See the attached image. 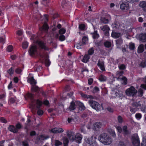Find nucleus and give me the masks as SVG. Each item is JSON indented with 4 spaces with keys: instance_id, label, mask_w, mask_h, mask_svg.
Here are the masks:
<instances>
[{
    "instance_id": "nucleus-29",
    "label": "nucleus",
    "mask_w": 146,
    "mask_h": 146,
    "mask_svg": "<svg viewBox=\"0 0 146 146\" xmlns=\"http://www.w3.org/2000/svg\"><path fill=\"white\" fill-rule=\"evenodd\" d=\"M75 109V103L73 102L71 103L70 106L69 108V109L70 110H74Z\"/></svg>"
},
{
    "instance_id": "nucleus-19",
    "label": "nucleus",
    "mask_w": 146,
    "mask_h": 146,
    "mask_svg": "<svg viewBox=\"0 0 146 146\" xmlns=\"http://www.w3.org/2000/svg\"><path fill=\"white\" fill-rule=\"evenodd\" d=\"M8 129L10 131L13 132L14 133H16L18 131L17 129L12 125H10L8 127Z\"/></svg>"
},
{
    "instance_id": "nucleus-2",
    "label": "nucleus",
    "mask_w": 146,
    "mask_h": 146,
    "mask_svg": "<svg viewBox=\"0 0 146 146\" xmlns=\"http://www.w3.org/2000/svg\"><path fill=\"white\" fill-rule=\"evenodd\" d=\"M26 96H27L28 98H29L31 100L32 103V108L33 110L35 109V105L36 104L37 105L36 106V108L37 109H39L40 108V106L42 104V102L39 101L38 100H33V95L31 94L28 93L26 94V95L25 96V98L26 100L27 98Z\"/></svg>"
},
{
    "instance_id": "nucleus-53",
    "label": "nucleus",
    "mask_w": 146,
    "mask_h": 146,
    "mask_svg": "<svg viewBox=\"0 0 146 146\" xmlns=\"http://www.w3.org/2000/svg\"><path fill=\"white\" fill-rule=\"evenodd\" d=\"M118 121L119 123H121L123 121L122 117L120 115H119L118 117Z\"/></svg>"
},
{
    "instance_id": "nucleus-56",
    "label": "nucleus",
    "mask_w": 146,
    "mask_h": 146,
    "mask_svg": "<svg viewBox=\"0 0 146 146\" xmlns=\"http://www.w3.org/2000/svg\"><path fill=\"white\" fill-rule=\"evenodd\" d=\"M141 114L139 113H137L135 115L136 118L138 119H140L141 117Z\"/></svg>"
},
{
    "instance_id": "nucleus-25",
    "label": "nucleus",
    "mask_w": 146,
    "mask_h": 146,
    "mask_svg": "<svg viewBox=\"0 0 146 146\" xmlns=\"http://www.w3.org/2000/svg\"><path fill=\"white\" fill-rule=\"evenodd\" d=\"M123 131L125 135H127L129 134V132L127 129V127L126 126H124L123 127Z\"/></svg>"
},
{
    "instance_id": "nucleus-3",
    "label": "nucleus",
    "mask_w": 146,
    "mask_h": 146,
    "mask_svg": "<svg viewBox=\"0 0 146 146\" xmlns=\"http://www.w3.org/2000/svg\"><path fill=\"white\" fill-rule=\"evenodd\" d=\"M88 102L90 106L93 108L97 111L101 110V106L97 102L90 99L89 101Z\"/></svg>"
},
{
    "instance_id": "nucleus-54",
    "label": "nucleus",
    "mask_w": 146,
    "mask_h": 146,
    "mask_svg": "<svg viewBox=\"0 0 146 146\" xmlns=\"http://www.w3.org/2000/svg\"><path fill=\"white\" fill-rule=\"evenodd\" d=\"M119 68L120 70H124L125 68V66L123 64H122L119 66Z\"/></svg>"
},
{
    "instance_id": "nucleus-57",
    "label": "nucleus",
    "mask_w": 146,
    "mask_h": 146,
    "mask_svg": "<svg viewBox=\"0 0 146 146\" xmlns=\"http://www.w3.org/2000/svg\"><path fill=\"white\" fill-rule=\"evenodd\" d=\"M1 121L4 123H6L7 122V121L3 117H1L0 119Z\"/></svg>"
},
{
    "instance_id": "nucleus-21",
    "label": "nucleus",
    "mask_w": 146,
    "mask_h": 146,
    "mask_svg": "<svg viewBox=\"0 0 146 146\" xmlns=\"http://www.w3.org/2000/svg\"><path fill=\"white\" fill-rule=\"evenodd\" d=\"M111 36L115 38H119L121 36L120 33H117L115 32H113L111 33Z\"/></svg>"
},
{
    "instance_id": "nucleus-64",
    "label": "nucleus",
    "mask_w": 146,
    "mask_h": 146,
    "mask_svg": "<svg viewBox=\"0 0 146 146\" xmlns=\"http://www.w3.org/2000/svg\"><path fill=\"white\" fill-rule=\"evenodd\" d=\"M111 135L113 137H115L116 136L115 133L113 131L111 130V132L110 133Z\"/></svg>"
},
{
    "instance_id": "nucleus-61",
    "label": "nucleus",
    "mask_w": 146,
    "mask_h": 146,
    "mask_svg": "<svg viewBox=\"0 0 146 146\" xmlns=\"http://www.w3.org/2000/svg\"><path fill=\"white\" fill-rule=\"evenodd\" d=\"M122 79L124 80V82L125 84H127V79L126 77H123Z\"/></svg>"
},
{
    "instance_id": "nucleus-4",
    "label": "nucleus",
    "mask_w": 146,
    "mask_h": 146,
    "mask_svg": "<svg viewBox=\"0 0 146 146\" xmlns=\"http://www.w3.org/2000/svg\"><path fill=\"white\" fill-rule=\"evenodd\" d=\"M132 142L133 146H140L139 138L137 134H135L132 136Z\"/></svg>"
},
{
    "instance_id": "nucleus-27",
    "label": "nucleus",
    "mask_w": 146,
    "mask_h": 146,
    "mask_svg": "<svg viewBox=\"0 0 146 146\" xmlns=\"http://www.w3.org/2000/svg\"><path fill=\"white\" fill-rule=\"evenodd\" d=\"M88 40V38L86 36H84L82 39L81 43L83 45L86 44V42Z\"/></svg>"
},
{
    "instance_id": "nucleus-12",
    "label": "nucleus",
    "mask_w": 146,
    "mask_h": 146,
    "mask_svg": "<svg viewBox=\"0 0 146 146\" xmlns=\"http://www.w3.org/2000/svg\"><path fill=\"white\" fill-rule=\"evenodd\" d=\"M129 5L126 2H122L120 5L121 9L123 10H127L129 9Z\"/></svg>"
},
{
    "instance_id": "nucleus-33",
    "label": "nucleus",
    "mask_w": 146,
    "mask_h": 146,
    "mask_svg": "<svg viewBox=\"0 0 146 146\" xmlns=\"http://www.w3.org/2000/svg\"><path fill=\"white\" fill-rule=\"evenodd\" d=\"M85 28V25L83 24H80L79 26V29L81 31H84Z\"/></svg>"
},
{
    "instance_id": "nucleus-39",
    "label": "nucleus",
    "mask_w": 146,
    "mask_h": 146,
    "mask_svg": "<svg viewBox=\"0 0 146 146\" xmlns=\"http://www.w3.org/2000/svg\"><path fill=\"white\" fill-rule=\"evenodd\" d=\"M141 146H146V138H143L141 144Z\"/></svg>"
},
{
    "instance_id": "nucleus-23",
    "label": "nucleus",
    "mask_w": 146,
    "mask_h": 146,
    "mask_svg": "<svg viewBox=\"0 0 146 146\" xmlns=\"http://www.w3.org/2000/svg\"><path fill=\"white\" fill-rule=\"evenodd\" d=\"M62 140L64 146H67L69 142V140L68 138L66 137H64L63 138Z\"/></svg>"
},
{
    "instance_id": "nucleus-35",
    "label": "nucleus",
    "mask_w": 146,
    "mask_h": 146,
    "mask_svg": "<svg viewBox=\"0 0 146 146\" xmlns=\"http://www.w3.org/2000/svg\"><path fill=\"white\" fill-rule=\"evenodd\" d=\"M48 25L46 23H45L42 27V29L46 31H47L48 30Z\"/></svg>"
},
{
    "instance_id": "nucleus-63",
    "label": "nucleus",
    "mask_w": 146,
    "mask_h": 146,
    "mask_svg": "<svg viewBox=\"0 0 146 146\" xmlns=\"http://www.w3.org/2000/svg\"><path fill=\"white\" fill-rule=\"evenodd\" d=\"M93 82V80L92 78H90L88 80V83L90 85H91Z\"/></svg>"
},
{
    "instance_id": "nucleus-46",
    "label": "nucleus",
    "mask_w": 146,
    "mask_h": 146,
    "mask_svg": "<svg viewBox=\"0 0 146 146\" xmlns=\"http://www.w3.org/2000/svg\"><path fill=\"white\" fill-rule=\"evenodd\" d=\"M145 82V84H142L141 85V87L145 90H146V76L144 80Z\"/></svg>"
},
{
    "instance_id": "nucleus-40",
    "label": "nucleus",
    "mask_w": 146,
    "mask_h": 146,
    "mask_svg": "<svg viewBox=\"0 0 146 146\" xmlns=\"http://www.w3.org/2000/svg\"><path fill=\"white\" fill-rule=\"evenodd\" d=\"M129 48L131 50H133L135 48V44L134 43H131L129 44Z\"/></svg>"
},
{
    "instance_id": "nucleus-5",
    "label": "nucleus",
    "mask_w": 146,
    "mask_h": 146,
    "mask_svg": "<svg viewBox=\"0 0 146 146\" xmlns=\"http://www.w3.org/2000/svg\"><path fill=\"white\" fill-rule=\"evenodd\" d=\"M125 92L127 96H133L137 93V91L132 86L129 88L127 89Z\"/></svg>"
},
{
    "instance_id": "nucleus-55",
    "label": "nucleus",
    "mask_w": 146,
    "mask_h": 146,
    "mask_svg": "<svg viewBox=\"0 0 146 146\" xmlns=\"http://www.w3.org/2000/svg\"><path fill=\"white\" fill-rule=\"evenodd\" d=\"M116 128L119 133H121L122 132V129L121 127L119 126H116Z\"/></svg>"
},
{
    "instance_id": "nucleus-11",
    "label": "nucleus",
    "mask_w": 146,
    "mask_h": 146,
    "mask_svg": "<svg viewBox=\"0 0 146 146\" xmlns=\"http://www.w3.org/2000/svg\"><path fill=\"white\" fill-rule=\"evenodd\" d=\"M64 130L61 128H55L51 130V132L54 133H61Z\"/></svg>"
},
{
    "instance_id": "nucleus-47",
    "label": "nucleus",
    "mask_w": 146,
    "mask_h": 146,
    "mask_svg": "<svg viewBox=\"0 0 146 146\" xmlns=\"http://www.w3.org/2000/svg\"><path fill=\"white\" fill-rule=\"evenodd\" d=\"M116 44L117 45H120L122 43V41L121 39H119L116 41Z\"/></svg>"
},
{
    "instance_id": "nucleus-17",
    "label": "nucleus",
    "mask_w": 146,
    "mask_h": 146,
    "mask_svg": "<svg viewBox=\"0 0 146 146\" xmlns=\"http://www.w3.org/2000/svg\"><path fill=\"white\" fill-rule=\"evenodd\" d=\"M139 6L142 7L143 10L145 12H146V2L143 1L141 2L139 5Z\"/></svg>"
},
{
    "instance_id": "nucleus-36",
    "label": "nucleus",
    "mask_w": 146,
    "mask_h": 146,
    "mask_svg": "<svg viewBox=\"0 0 146 146\" xmlns=\"http://www.w3.org/2000/svg\"><path fill=\"white\" fill-rule=\"evenodd\" d=\"M119 92L118 91H112V94L113 95H115V96H114V97H119L120 96V95L118 93Z\"/></svg>"
},
{
    "instance_id": "nucleus-32",
    "label": "nucleus",
    "mask_w": 146,
    "mask_h": 146,
    "mask_svg": "<svg viewBox=\"0 0 146 146\" xmlns=\"http://www.w3.org/2000/svg\"><path fill=\"white\" fill-rule=\"evenodd\" d=\"M107 78L105 76L103 75H101L100 76L99 79L101 81H105L106 80Z\"/></svg>"
},
{
    "instance_id": "nucleus-28",
    "label": "nucleus",
    "mask_w": 146,
    "mask_h": 146,
    "mask_svg": "<svg viewBox=\"0 0 146 146\" xmlns=\"http://www.w3.org/2000/svg\"><path fill=\"white\" fill-rule=\"evenodd\" d=\"M76 103L80 108H79V110H80V108L81 109H80V110H84V106L82 103L78 101Z\"/></svg>"
},
{
    "instance_id": "nucleus-6",
    "label": "nucleus",
    "mask_w": 146,
    "mask_h": 146,
    "mask_svg": "<svg viewBox=\"0 0 146 146\" xmlns=\"http://www.w3.org/2000/svg\"><path fill=\"white\" fill-rule=\"evenodd\" d=\"M66 133L67 136L70 141H73L75 139V135L74 132L72 131L68 130Z\"/></svg>"
},
{
    "instance_id": "nucleus-58",
    "label": "nucleus",
    "mask_w": 146,
    "mask_h": 146,
    "mask_svg": "<svg viewBox=\"0 0 146 146\" xmlns=\"http://www.w3.org/2000/svg\"><path fill=\"white\" fill-rule=\"evenodd\" d=\"M43 112L42 111L40 110H38L37 111V113L38 115H40L43 114Z\"/></svg>"
},
{
    "instance_id": "nucleus-15",
    "label": "nucleus",
    "mask_w": 146,
    "mask_h": 146,
    "mask_svg": "<svg viewBox=\"0 0 146 146\" xmlns=\"http://www.w3.org/2000/svg\"><path fill=\"white\" fill-rule=\"evenodd\" d=\"M139 38L141 41L143 42L146 41V33H142L140 34Z\"/></svg>"
},
{
    "instance_id": "nucleus-31",
    "label": "nucleus",
    "mask_w": 146,
    "mask_h": 146,
    "mask_svg": "<svg viewBox=\"0 0 146 146\" xmlns=\"http://www.w3.org/2000/svg\"><path fill=\"white\" fill-rule=\"evenodd\" d=\"M104 45L105 47L108 48H109L111 46V43L110 42L106 41L104 43Z\"/></svg>"
},
{
    "instance_id": "nucleus-49",
    "label": "nucleus",
    "mask_w": 146,
    "mask_h": 146,
    "mask_svg": "<svg viewBox=\"0 0 146 146\" xmlns=\"http://www.w3.org/2000/svg\"><path fill=\"white\" fill-rule=\"evenodd\" d=\"M94 52V50L92 48L90 49L88 51V55H92Z\"/></svg>"
},
{
    "instance_id": "nucleus-10",
    "label": "nucleus",
    "mask_w": 146,
    "mask_h": 146,
    "mask_svg": "<svg viewBox=\"0 0 146 146\" xmlns=\"http://www.w3.org/2000/svg\"><path fill=\"white\" fill-rule=\"evenodd\" d=\"M101 126V123L100 122H97L93 124V129L94 130L98 131Z\"/></svg>"
},
{
    "instance_id": "nucleus-41",
    "label": "nucleus",
    "mask_w": 146,
    "mask_h": 146,
    "mask_svg": "<svg viewBox=\"0 0 146 146\" xmlns=\"http://www.w3.org/2000/svg\"><path fill=\"white\" fill-rule=\"evenodd\" d=\"M7 72L10 74V75L13 74L14 72V70L13 68L11 67L10 69H9L7 71Z\"/></svg>"
},
{
    "instance_id": "nucleus-51",
    "label": "nucleus",
    "mask_w": 146,
    "mask_h": 146,
    "mask_svg": "<svg viewBox=\"0 0 146 146\" xmlns=\"http://www.w3.org/2000/svg\"><path fill=\"white\" fill-rule=\"evenodd\" d=\"M38 87L35 86H33L31 90L32 91H36L38 89Z\"/></svg>"
},
{
    "instance_id": "nucleus-62",
    "label": "nucleus",
    "mask_w": 146,
    "mask_h": 146,
    "mask_svg": "<svg viewBox=\"0 0 146 146\" xmlns=\"http://www.w3.org/2000/svg\"><path fill=\"white\" fill-rule=\"evenodd\" d=\"M21 124L19 123H18L17 124V125H16V128L18 129H20L21 128Z\"/></svg>"
},
{
    "instance_id": "nucleus-48",
    "label": "nucleus",
    "mask_w": 146,
    "mask_h": 146,
    "mask_svg": "<svg viewBox=\"0 0 146 146\" xmlns=\"http://www.w3.org/2000/svg\"><path fill=\"white\" fill-rule=\"evenodd\" d=\"M22 71L21 69L19 68H17L15 70V72L18 74H20L22 72Z\"/></svg>"
},
{
    "instance_id": "nucleus-18",
    "label": "nucleus",
    "mask_w": 146,
    "mask_h": 146,
    "mask_svg": "<svg viewBox=\"0 0 146 146\" xmlns=\"http://www.w3.org/2000/svg\"><path fill=\"white\" fill-rule=\"evenodd\" d=\"M144 50V45L143 44H140L138 46L137 49V52L141 53L143 52Z\"/></svg>"
},
{
    "instance_id": "nucleus-43",
    "label": "nucleus",
    "mask_w": 146,
    "mask_h": 146,
    "mask_svg": "<svg viewBox=\"0 0 146 146\" xmlns=\"http://www.w3.org/2000/svg\"><path fill=\"white\" fill-rule=\"evenodd\" d=\"M138 93L139 96L140 97H141L143 96V91L142 89H140L138 91Z\"/></svg>"
},
{
    "instance_id": "nucleus-13",
    "label": "nucleus",
    "mask_w": 146,
    "mask_h": 146,
    "mask_svg": "<svg viewBox=\"0 0 146 146\" xmlns=\"http://www.w3.org/2000/svg\"><path fill=\"white\" fill-rule=\"evenodd\" d=\"M36 43L38 44L39 46L42 48L44 49V50H47L48 49L46 47L45 44L42 42L40 41H37Z\"/></svg>"
},
{
    "instance_id": "nucleus-24",
    "label": "nucleus",
    "mask_w": 146,
    "mask_h": 146,
    "mask_svg": "<svg viewBox=\"0 0 146 146\" xmlns=\"http://www.w3.org/2000/svg\"><path fill=\"white\" fill-rule=\"evenodd\" d=\"M81 95L82 97L84 98H90V99H93V97L91 95H87L85 94L81 93Z\"/></svg>"
},
{
    "instance_id": "nucleus-16",
    "label": "nucleus",
    "mask_w": 146,
    "mask_h": 146,
    "mask_svg": "<svg viewBox=\"0 0 146 146\" xmlns=\"http://www.w3.org/2000/svg\"><path fill=\"white\" fill-rule=\"evenodd\" d=\"M97 65L100 67V68L102 71H104L105 70V68L104 66V62L103 61H101L99 60Z\"/></svg>"
},
{
    "instance_id": "nucleus-1",
    "label": "nucleus",
    "mask_w": 146,
    "mask_h": 146,
    "mask_svg": "<svg viewBox=\"0 0 146 146\" xmlns=\"http://www.w3.org/2000/svg\"><path fill=\"white\" fill-rule=\"evenodd\" d=\"M99 141L105 145H109L112 141V139L108 134L103 133L100 134L98 137Z\"/></svg>"
},
{
    "instance_id": "nucleus-26",
    "label": "nucleus",
    "mask_w": 146,
    "mask_h": 146,
    "mask_svg": "<svg viewBox=\"0 0 146 146\" xmlns=\"http://www.w3.org/2000/svg\"><path fill=\"white\" fill-rule=\"evenodd\" d=\"M28 81H29L32 85H35L36 83V81L33 78V77H31L29 78Z\"/></svg>"
},
{
    "instance_id": "nucleus-60",
    "label": "nucleus",
    "mask_w": 146,
    "mask_h": 146,
    "mask_svg": "<svg viewBox=\"0 0 146 146\" xmlns=\"http://www.w3.org/2000/svg\"><path fill=\"white\" fill-rule=\"evenodd\" d=\"M82 43L81 44L80 42H79V43H78L77 44V45L76 46V48L77 49H80L81 48V46L82 45Z\"/></svg>"
},
{
    "instance_id": "nucleus-50",
    "label": "nucleus",
    "mask_w": 146,
    "mask_h": 146,
    "mask_svg": "<svg viewBox=\"0 0 146 146\" xmlns=\"http://www.w3.org/2000/svg\"><path fill=\"white\" fill-rule=\"evenodd\" d=\"M59 39L60 40L62 41L65 40V37L64 35H62L60 36Z\"/></svg>"
},
{
    "instance_id": "nucleus-22",
    "label": "nucleus",
    "mask_w": 146,
    "mask_h": 146,
    "mask_svg": "<svg viewBox=\"0 0 146 146\" xmlns=\"http://www.w3.org/2000/svg\"><path fill=\"white\" fill-rule=\"evenodd\" d=\"M90 58V56L89 55H86L84 56L83 59L82 61L86 63Z\"/></svg>"
},
{
    "instance_id": "nucleus-34",
    "label": "nucleus",
    "mask_w": 146,
    "mask_h": 146,
    "mask_svg": "<svg viewBox=\"0 0 146 146\" xmlns=\"http://www.w3.org/2000/svg\"><path fill=\"white\" fill-rule=\"evenodd\" d=\"M101 22L105 24L107 23L108 22V20L107 19H106L105 18L102 17L100 19Z\"/></svg>"
},
{
    "instance_id": "nucleus-52",
    "label": "nucleus",
    "mask_w": 146,
    "mask_h": 146,
    "mask_svg": "<svg viewBox=\"0 0 146 146\" xmlns=\"http://www.w3.org/2000/svg\"><path fill=\"white\" fill-rule=\"evenodd\" d=\"M22 145L23 146H29L28 142L26 141L22 142Z\"/></svg>"
},
{
    "instance_id": "nucleus-20",
    "label": "nucleus",
    "mask_w": 146,
    "mask_h": 146,
    "mask_svg": "<svg viewBox=\"0 0 146 146\" xmlns=\"http://www.w3.org/2000/svg\"><path fill=\"white\" fill-rule=\"evenodd\" d=\"M96 138V137H94V138L92 136L90 139H88L86 140V142L89 144H92L93 143L95 142V139Z\"/></svg>"
},
{
    "instance_id": "nucleus-37",
    "label": "nucleus",
    "mask_w": 146,
    "mask_h": 146,
    "mask_svg": "<svg viewBox=\"0 0 146 146\" xmlns=\"http://www.w3.org/2000/svg\"><path fill=\"white\" fill-rule=\"evenodd\" d=\"M28 46V43L27 42H24L22 44V47L24 49H26Z\"/></svg>"
},
{
    "instance_id": "nucleus-8",
    "label": "nucleus",
    "mask_w": 146,
    "mask_h": 146,
    "mask_svg": "<svg viewBox=\"0 0 146 146\" xmlns=\"http://www.w3.org/2000/svg\"><path fill=\"white\" fill-rule=\"evenodd\" d=\"M49 137L48 135H42L37 137L36 139V143H38L42 142V141L47 139Z\"/></svg>"
},
{
    "instance_id": "nucleus-14",
    "label": "nucleus",
    "mask_w": 146,
    "mask_h": 146,
    "mask_svg": "<svg viewBox=\"0 0 146 146\" xmlns=\"http://www.w3.org/2000/svg\"><path fill=\"white\" fill-rule=\"evenodd\" d=\"M82 139V136L79 133H77L75 135V140L78 143H80Z\"/></svg>"
},
{
    "instance_id": "nucleus-7",
    "label": "nucleus",
    "mask_w": 146,
    "mask_h": 146,
    "mask_svg": "<svg viewBox=\"0 0 146 146\" xmlns=\"http://www.w3.org/2000/svg\"><path fill=\"white\" fill-rule=\"evenodd\" d=\"M37 52V47L35 45H32L30 48L29 52L31 56H33Z\"/></svg>"
},
{
    "instance_id": "nucleus-42",
    "label": "nucleus",
    "mask_w": 146,
    "mask_h": 146,
    "mask_svg": "<svg viewBox=\"0 0 146 146\" xmlns=\"http://www.w3.org/2000/svg\"><path fill=\"white\" fill-rule=\"evenodd\" d=\"M13 49V47L11 45H10L8 46L7 50L9 52H11Z\"/></svg>"
},
{
    "instance_id": "nucleus-59",
    "label": "nucleus",
    "mask_w": 146,
    "mask_h": 146,
    "mask_svg": "<svg viewBox=\"0 0 146 146\" xmlns=\"http://www.w3.org/2000/svg\"><path fill=\"white\" fill-rule=\"evenodd\" d=\"M99 91V88H98L95 87L94 88V90H93L94 92H96Z\"/></svg>"
},
{
    "instance_id": "nucleus-9",
    "label": "nucleus",
    "mask_w": 146,
    "mask_h": 146,
    "mask_svg": "<svg viewBox=\"0 0 146 146\" xmlns=\"http://www.w3.org/2000/svg\"><path fill=\"white\" fill-rule=\"evenodd\" d=\"M101 29L103 31H104L105 35L108 36L109 35V31L110 29L107 25H105L101 27Z\"/></svg>"
},
{
    "instance_id": "nucleus-44",
    "label": "nucleus",
    "mask_w": 146,
    "mask_h": 146,
    "mask_svg": "<svg viewBox=\"0 0 146 146\" xmlns=\"http://www.w3.org/2000/svg\"><path fill=\"white\" fill-rule=\"evenodd\" d=\"M66 30L63 28H62L59 30V33L60 34L62 35L64 34Z\"/></svg>"
},
{
    "instance_id": "nucleus-38",
    "label": "nucleus",
    "mask_w": 146,
    "mask_h": 146,
    "mask_svg": "<svg viewBox=\"0 0 146 146\" xmlns=\"http://www.w3.org/2000/svg\"><path fill=\"white\" fill-rule=\"evenodd\" d=\"M99 36L98 34L97 33V31H95L93 35V37L94 38H98Z\"/></svg>"
},
{
    "instance_id": "nucleus-45",
    "label": "nucleus",
    "mask_w": 146,
    "mask_h": 146,
    "mask_svg": "<svg viewBox=\"0 0 146 146\" xmlns=\"http://www.w3.org/2000/svg\"><path fill=\"white\" fill-rule=\"evenodd\" d=\"M62 143L58 140H56L55 141V145L56 146H59L61 145Z\"/></svg>"
},
{
    "instance_id": "nucleus-30",
    "label": "nucleus",
    "mask_w": 146,
    "mask_h": 146,
    "mask_svg": "<svg viewBox=\"0 0 146 146\" xmlns=\"http://www.w3.org/2000/svg\"><path fill=\"white\" fill-rule=\"evenodd\" d=\"M48 56H46V58H45L46 59H45V65L47 66H48L50 65V62L48 59Z\"/></svg>"
}]
</instances>
